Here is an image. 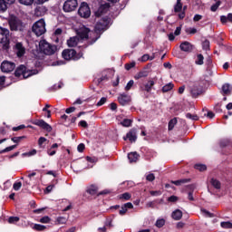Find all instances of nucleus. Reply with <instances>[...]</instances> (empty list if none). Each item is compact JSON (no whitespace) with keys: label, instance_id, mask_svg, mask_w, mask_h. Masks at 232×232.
<instances>
[{"label":"nucleus","instance_id":"nucleus-1","mask_svg":"<svg viewBox=\"0 0 232 232\" xmlns=\"http://www.w3.org/2000/svg\"><path fill=\"white\" fill-rule=\"evenodd\" d=\"M110 24V18L104 17L101 22H98L94 30L90 33V40H88V45H93L102 35V34L108 30Z\"/></svg>","mask_w":232,"mask_h":232},{"label":"nucleus","instance_id":"nucleus-2","mask_svg":"<svg viewBox=\"0 0 232 232\" xmlns=\"http://www.w3.org/2000/svg\"><path fill=\"white\" fill-rule=\"evenodd\" d=\"M39 73V70L38 69H27V67L24 64L19 65L15 72H14V76L16 78H20L21 76H23L24 79H28L34 75H37Z\"/></svg>","mask_w":232,"mask_h":232},{"label":"nucleus","instance_id":"nucleus-3","mask_svg":"<svg viewBox=\"0 0 232 232\" xmlns=\"http://www.w3.org/2000/svg\"><path fill=\"white\" fill-rule=\"evenodd\" d=\"M83 57L82 52H78L74 49H65L62 52V58L65 61L77 62Z\"/></svg>","mask_w":232,"mask_h":232},{"label":"nucleus","instance_id":"nucleus-4","mask_svg":"<svg viewBox=\"0 0 232 232\" xmlns=\"http://www.w3.org/2000/svg\"><path fill=\"white\" fill-rule=\"evenodd\" d=\"M10 31L7 28L0 26V44H3L4 50L10 49Z\"/></svg>","mask_w":232,"mask_h":232},{"label":"nucleus","instance_id":"nucleus-5","mask_svg":"<svg viewBox=\"0 0 232 232\" xmlns=\"http://www.w3.org/2000/svg\"><path fill=\"white\" fill-rule=\"evenodd\" d=\"M56 51V45H53L46 41L40 42V53L50 56L55 54Z\"/></svg>","mask_w":232,"mask_h":232},{"label":"nucleus","instance_id":"nucleus-6","mask_svg":"<svg viewBox=\"0 0 232 232\" xmlns=\"http://www.w3.org/2000/svg\"><path fill=\"white\" fill-rule=\"evenodd\" d=\"M45 25L46 24H45L44 19H40L36 21V23L33 24V28H32L33 34H34L36 37H40L44 35L46 32Z\"/></svg>","mask_w":232,"mask_h":232},{"label":"nucleus","instance_id":"nucleus-7","mask_svg":"<svg viewBox=\"0 0 232 232\" xmlns=\"http://www.w3.org/2000/svg\"><path fill=\"white\" fill-rule=\"evenodd\" d=\"M9 25L12 32H22L24 28V23L18 17H12L9 20Z\"/></svg>","mask_w":232,"mask_h":232},{"label":"nucleus","instance_id":"nucleus-8","mask_svg":"<svg viewBox=\"0 0 232 232\" xmlns=\"http://www.w3.org/2000/svg\"><path fill=\"white\" fill-rule=\"evenodd\" d=\"M92 12L89 5L86 2H82L78 9V15L81 18L88 19L91 17Z\"/></svg>","mask_w":232,"mask_h":232},{"label":"nucleus","instance_id":"nucleus-9","mask_svg":"<svg viewBox=\"0 0 232 232\" xmlns=\"http://www.w3.org/2000/svg\"><path fill=\"white\" fill-rule=\"evenodd\" d=\"M78 7V1L77 0H66L63 3V12L64 13H72Z\"/></svg>","mask_w":232,"mask_h":232},{"label":"nucleus","instance_id":"nucleus-10","mask_svg":"<svg viewBox=\"0 0 232 232\" xmlns=\"http://www.w3.org/2000/svg\"><path fill=\"white\" fill-rule=\"evenodd\" d=\"M15 67L16 64L14 62H10L7 60H5L0 66L1 71L4 73H11L12 72H14Z\"/></svg>","mask_w":232,"mask_h":232},{"label":"nucleus","instance_id":"nucleus-11","mask_svg":"<svg viewBox=\"0 0 232 232\" xmlns=\"http://www.w3.org/2000/svg\"><path fill=\"white\" fill-rule=\"evenodd\" d=\"M33 124L40 127L42 130H44L47 132H52V130H53V127L43 119L34 120V121H33Z\"/></svg>","mask_w":232,"mask_h":232},{"label":"nucleus","instance_id":"nucleus-12","mask_svg":"<svg viewBox=\"0 0 232 232\" xmlns=\"http://www.w3.org/2000/svg\"><path fill=\"white\" fill-rule=\"evenodd\" d=\"M117 100L121 106H126L131 102V96L130 94L122 92L119 94Z\"/></svg>","mask_w":232,"mask_h":232},{"label":"nucleus","instance_id":"nucleus-13","mask_svg":"<svg viewBox=\"0 0 232 232\" xmlns=\"http://www.w3.org/2000/svg\"><path fill=\"white\" fill-rule=\"evenodd\" d=\"M203 92V88L200 84H194L191 88H190V94L192 96V98H198V96L201 95Z\"/></svg>","mask_w":232,"mask_h":232},{"label":"nucleus","instance_id":"nucleus-14","mask_svg":"<svg viewBox=\"0 0 232 232\" xmlns=\"http://www.w3.org/2000/svg\"><path fill=\"white\" fill-rule=\"evenodd\" d=\"M137 130L136 129H131L127 133L126 136L123 137V140H129L130 142L133 143L137 141Z\"/></svg>","mask_w":232,"mask_h":232},{"label":"nucleus","instance_id":"nucleus-15","mask_svg":"<svg viewBox=\"0 0 232 232\" xmlns=\"http://www.w3.org/2000/svg\"><path fill=\"white\" fill-rule=\"evenodd\" d=\"M179 49L184 53H192L194 50V45L191 43L185 41L180 44Z\"/></svg>","mask_w":232,"mask_h":232},{"label":"nucleus","instance_id":"nucleus-16","mask_svg":"<svg viewBox=\"0 0 232 232\" xmlns=\"http://www.w3.org/2000/svg\"><path fill=\"white\" fill-rule=\"evenodd\" d=\"M111 7V5L108 3H105L104 5H102L99 9L95 12L96 17H101L106 11H108Z\"/></svg>","mask_w":232,"mask_h":232},{"label":"nucleus","instance_id":"nucleus-17","mask_svg":"<svg viewBox=\"0 0 232 232\" xmlns=\"http://www.w3.org/2000/svg\"><path fill=\"white\" fill-rule=\"evenodd\" d=\"M90 33V28H83L78 32V36L81 40H88L91 38V36H89Z\"/></svg>","mask_w":232,"mask_h":232},{"label":"nucleus","instance_id":"nucleus-18","mask_svg":"<svg viewBox=\"0 0 232 232\" xmlns=\"http://www.w3.org/2000/svg\"><path fill=\"white\" fill-rule=\"evenodd\" d=\"M79 43V38L77 36H72L70 37L67 41H66V44L69 48H74L78 45Z\"/></svg>","mask_w":232,"mask_h":232},{"label":"nucleus","instance_id":"nucleus-19","mask_svg":"<svg viewBox=\"0 0 232 232\" xmlns=\"http://www.w3.org/2000/svg\"><path fill=\"white\" fill-rule=\"evenodd\" d=\"M134 208L133 204L130 202H128L126 204H124L123 206H121V209L119 211V215L121 216H125L128 209H132Z\"/></svg>","mask_w":232,"mask_h":232},{"label":"nucleus","instance_id":"nucleus-20","mask_svg":"<svg viewBox=\"0 0 232 232\" xmlns=\"http://www.w3.org/2000/svg\"><path fill=\"white\" fill-rule=\"evenodd\" d=\"M15 0H0V12L5 13L7 10V5H13Z\"/></svg>","mask_w":232,"mask_h":232},{"label":"nucleus","instance_id":"nucleus-21","mask_svg":"<svg viewBox=\"0 0 232 232\" xmlns=\"http://www.w3.org/2000/svg\"><path fill=\"white\" fill-rule=\"evenodd\" d=\"M98 190H99V188L96 185H91L87 187L86 193L91 196H94V195H98Z\"/></svg>","mask_w":232,"mask_h":232},{"label":"nucleus","instance_id":"nucleus-22","mask_svg":"<svg viewBox=\"0 0 232 232\" xmlns=\"http://www.w3.org/2000/svg\"><path fill=\"white\" fill-rule=\"evenodd\" d=\"M59 148L58 143H53V145H51L50 149H47V155L53 157L56 154L57 152V149Z\"/></svg>","mask_w":232,"mask_h":232},{"label":"nucleus","instance_id":"nucleus-23","mask_svg":"<svg viewBox=\"0 0 232 232\" xmlns=\"http://www.w3.org/2000/svg\"><path fill=\"white\" fill-rule=\"evenodd\" d=\"M140 154L138 152H129L128 160L130 163L137 162L139 160Z\"/></svg>","mask_w":232,"mask_h":232},{"label":"nucleus","instance_id":"nucleus-24","mask_svg":"<svg viewBox=\"0 0 232 232\" xmlns=\"http://www.w3.org/2000/svg\"><path fill=\"white\" fill-rule=\"evenodd\" d=\"M15 47L17 49V56L18 57H23L24 55V53H25V49L23 46V44L17 43Z\"/></svg>","mask_w":232,"mask_h":232},{"label":"nucleus","instance_id":"nucleus-25","mask_svg":"<svg viewBox=\"0 0 232 232\" xmlns=\"http://www.w3.org/2000/svg\"><path fill=\"white\" fill-rule=\"evenodd\" d=\"M171 218L174 219V220H180L182 219L183 218V212L179 209H176L174 212H172L171 214Z\"/></svg>","mask_w":232,"mask_h":232},{"label":"nucleus","instance_id":"nucleus-26","mask_svg":"<svg viewBox=\"0 0 232 232\" xmlns=\"http://www.w3.org/2000/svg\"><path fill=\"white\" fill-rule=\"evenodd\" d=\"M191 182V179H179V180H171L170 183L177 186V187H179L183 184H187V183H189Z\"/></svg>","mask_w":232,"mask_h":232},{"label":"nucleus","instance_id":"nucleus-27","mask_svg":"<svg viewBox=\"0 0 232 232\" xmlns=\"http://www.w3.org/2000/svg\"><path fill=\"white\" fill-rule=\"evenodd\" d=\"M154 86H155V82L153 80H150L148 81L147 83H145L143 91H145L146 92H151L152 88Z\"/></svg>","mask_w":232,"mask_h":232},{"label":"nucleus","instance_id":"nucleus-28","mask_svg":"<svg viewBox=\"0 0 232 232\" xmlns=\"http://www.w3.org/2000/svg\"><path fill=\"white\" fill-rule=\"evenodd\" d=\"M149 76L148 71H140L138 73L134 75V79L136 81L140 80L142 78H147Z\"/></svg>","mask_w":232,"mask_h":232},{"label":"nucleus","instance_id":"nucleus-29","mask_svg":"<svg viewBox=\"0 0 232 232\" xmlns=\"http://www.w3.org/2000/svg\"><path fill=\"white\" fill-rule=\"evenodd\" d=\"M174 87L175 84L173 82H169L162 87L161 92L163 93H167L169 92H171L174 89Z\"/></svg>","mask_w":232,"mask_h":232},{"label":"nucleus","instance_id":"nucleus-30","mask_svg":"<svg viewBox=\"0 0 232 232\" xmlns=\"http://www.w3.org/2000/svg\"><path fill=\"white\" fill-rule=\"evenodd\" d=\"M231 90H232L231 84H229V83H225V84H223V86H222V92H223V94H224V95H229V94H231Z\"/></svg>","mask_w":232,"mask_h":232},{"label":"nucleus","instance_id":"nucleus-31","mask_svg":"<svg viewBox=\"0 0 232 232\" xmlns=\"http://www.w3.org/2000/svg\"><path fill=\"white\" fill-rule=\"evenodd\" d=\"M177 124H178V119L176 117L170 119L168 124L169 130H173Z\"/></svg>","mask_w":232,"mask_h":232},{"label":"nucleus","instance_id":"nucleus-32","mask_svg":"<svg viewBox=\"0 0 232 232\" xmlns=\"http://www.w3.org/2000/svg\"><path fill=\"white\" fill-rule=\"evenodd\" d=\"M188 188L191 190L188 194V199L190 200V201H195V198L193 196L194 195L195 186L194 185H188Z\"/></svg>","mask_w":232,"mask_h":232},{"label":"nucleus","instance_id":"nucleus-33","mask_svg":"<svg viewBox=\"0 0 232 232\" xmlns=\"http://www.w3.org/2000/svg\"><path fill=\"white\" fill-rule=\"evenodd\" d=\"M194 169L200 172L208 170V167L202 163H197L196 165H194Z\"/></svg>","mask_w":232,"mask_h":232},{"label":"nucleus","instance_id":"nucleus-34","mask_svg":"<svg viewBox=\"0 0 232 232\" xmlns=\"http://www.w3.org/2000/svg\"><path fill=\"white\" fill-rule=\"evenodd\" d=\"M133 121L131 119H123L121 121V125L122 127H125V128H129L131 126Z\"/></svg>","mask_w":232,"mask_h":232},{"label":"nucleus","instance_id":"nucleus-35","mask_svg":"<svg viewBox=\"0 0 232 232\" xmlns=\"http://www.w3.org/2000/svg\"><path fill=\"white\" fill-rule=\"evenodd\" d=\"M210 184L216 188L220 189L222 188V184L220 181L217 180L216 179H211Z\"/></svg>","mask_w":232,"mask_h":232},{"label":"nucleus","instance_id":"nucleus-36","mask_svg":"<svg viewBox=\"0 0 232 232\" xmlns=\"http://www.w3.org/2000/svg\"><path fill=\"white\" fill-rule=\"evenodd\" d=\"M195 63L199 66L204 64V55L202 53H198L197 55V60L195 61Z\"/></svg>","mask_w":232,"mask_h":232},{"label":"nucleus","instance_id":"nucleus-37","mask_svg":"<svg viewBox=\"0 0 232 232\" xmlns=\"http://www.w3.org/2000/svg\"><path fill=\"white\" fill-rule=\"evenodd\" d=\"M27 137L25 135L23 136H14L12 137V141H14L15 144H19L22 140H25Z\"/></svg>","mask_w":232,"mask_h":232},{"label":"nucleus","instance_id":"nucleus-38","mask_svg":"<svg viewBox=\"0 0 232 232\" xmlns=\"http://www.w3.org/2000/svg\"><path fill=\"white\" fill-rule=\"evenodd\" d=\"M188 10V5L182 6L181 13L178 14L179 20H184L186 18V11Z\"/></svg>","mask_w":232,"mask_h":232},{"label":"nucleus","instance_id":"nucleus-39","mask_svg":"<svg viewBox=\"0 0 232 232\" xmlns=\"http://www.w3.org/2000/svg\"><path fill=\"white\" fill-rule=\"evenodd\" d=\"M36 153H37L36 149H33V150H30L29 152H24V153L22 154V157H23V158H29V157H32V156L36 155Z\"/></svg>","mask_w":232,"mask_h":232},{"label":"nucleus","instance_id":"nucleus-40","mask_svg":"<svg viewBox=\"0 0 232 232\" xmlns=\"http://www.w3.org/2000/svg\"><path fill=\"white\" fill-rule=\"evenodd\" d=\"M183 10V4H178L176 3L174 5V13L175 14H180Z\"/></svg>","mask_w":232,"mask_h":232},{"label":"nucleus","instance_id":"nucleus-41","mask_svg":"<svg viewBox=\"0 0 232 232\" xmlns=\"http://www.w3.org/2000/svg\"><path fill=\"white\" fill-rule=\"evenodd\" d=\"M47 227L44 225H40V224H34V226H33V229L38 231V232H42L44 231Z\"/></svg>","mask_w":232,"mask_h":232},{"label":"nucleus","instance_id":"nucleus-42","mask_svg":"<svg viewBox=\"0 0 232 232\" xmlns=\"http://www.w3.org/2000/svg\"><path fill=\"white\" fill-rule=\"evenodd\" d=\"M222 5V1L218 0L216 2V4L212 5L210 7L211 12L215 13L218 10V6Z\"/></svg>","mask_w":232,"mask_h":232},{"label":"nucleus","instance_id":"nucleus-43","mask_svg":"<svg viewBox=\"0 0 232 232\" xmlns=\"http://www.w3.org/2000/svg\"><path fill=\"white\" fill-rule=\"evenodd\" d=\"M186 118L192 121H198V114H192L191 112L186 113Z\"/></svg>","mask_w":232,"mask_h":232},{"label":"nucleus","instance_id":"nucleus-44","mask_svg":"<svg viewBox=\"0 0 232 232\" xmlns=\"http://www.w3.org/2000/svg\"><path fill=\"white\" fill-rule=\"evenodd\" d=\"M44 12V8L43 6H37L36 9H34V14L36 16H42Z\"/></svg>","mask_w":232,"mask_h":232},{"label":"nucleus","instance_id":"nucleus-45","mask_svg":"<svg viewBox=\"0 0 232 232\" xmlns=\"http://www.w3.org/2000/svg\"><path fill=\"white\" fill-rule=\"evenodd\" d=\"M166 225V220L161 218V219H158L155 223V226L159 228L163 227Z\"/></svg>","mask_w":232,"mask_h":232},{"label":"nucleus","instance_id":"nucleus-46","mask_svg":"<svg viewBox=\"0 0 232 232\" xmlns=\"http://www.w3.org/2000/svg\"><path fill=\"white\" fill-rule=\"evenodd\" d=\"M136 66V62L127 63L124 65L126 71H130L132 68Z\"/></svg>","mask_w":232,"mask_h":232},{"label":"nucleus","instance_id":"nucleus-47","mask_svg":"<svg viewBox=\"0 0 232 232\" xmlns=\"http://www.w3.org/2000/svg\"><path fill=\"white\" fill-rule=\"evenodd\" d=\"M230 143H231V141H229V140H220L219 146H220V148H226V147L229 146Z\"/></svg>","mask_w":232,"mask_h":232},{"label":"nucleus","instance_id":"nucleus-48","mask_svg":"<svg viewBox=\"0 0 232 232\" xmlns=\"http://www.w3.org/2000/svg\"><path fill=\"white\" fill-rule=\"evenodd\" d=\"M134 80H130L128 82H127V84H126V86H125V91L126 92H129V91H130L131 90V88L134 86Z\"/></svg>","mask_w":232,"mask_h":232},{"label":"nucleus","instance_id":"nucleus-49","mask_svg":"<svg viewBox=\"0 0 232 232\" xmlns=\"http://www.w3.org/2000/svg\"><path fill=\"white\" fill-rule=\"evenodd\" d=\"M202 49L203 51H209V40L206 39L202 42Z\"/></svg>","mask_w":232,"mask_h":232},{"label":"nucleus","instance_id":"nucleus-50","mask_svg":"<svg viewBox=\"0 0 232 232\" xmlns=\"http://www.w3.org/2000/svg\"><path fill=\"white\" fill-rule=\"evenodd\" d=\"M34 2V0H19V3L21 5H24L25 6H31V5H33Z\"/></svg>","mask_w":232,"mask_h":232},{"label":"nucleus","instance_id":"nucleus-51","mask_svg":"<svg viewBox=\"0 0 232 232\" xmlns=\"http://www.w3.org/2000/svg\"><path fill=\"white\" fill-rule=\"evenodd\" d=\"M220 226H221V227L227 228V229L232 228V223L229 222V221H227V222H221Z\"/></svg>","mask_w":232,"mask_h":232},{"label":"nucleus","instance_id":"nucleus-52","mask_svg":"<svg viewBox=\"0 0 232 232\" xmlns=\"http://www.w3.org/2000/svg\"><path fill=\"white\" fill-rule=\"evenodd\" d=\"M201 212L205 215L206 218H215V214L202 208Z\"/></svg>","mask_w":232,"mask_h":232},{"label":"nucleus","instance_id":"nucleus-53","mask_svg":"<svg viewBox=\"0 0 232 232\" xmlns=\"http://www.w3.org/2000/svg\"><path fill=\"white\" fill-rule=\"evenodd\" d=\"M17 148V145H11L10 147H6V149H4L2 150L3 153L10 152Z\"/></svg>","mask_w":232,"mask_h":232},{"label":"nucleus","instance_id":"nucleus-54","mask_svg":"<svg viewBox=\"0 0 232 232\" xmlns=\"http://www.w3.org/2000/svg\"><path fill=\"white\" fill-rule=\"evenodd\" d=\"M112 219L111 218H106L105 222H104V227H109V228H111L113 227V225H112Z\"/></svg>","mask_w":232,"mask_h":232},{"label":"nucleus","instance_id":"nucleus-55","mask_svg":"<svg viewBox=\"0 0 232 232\" xmlns=\"http://www.w3.org/2000/svg\"><path fill=\"white\" fill-rule=\"evenodd\" d=\"M107 102V98L106 97H102L100 101L96 103L97 107H101L104 105Z\"/></svg>","mask_w":232,"mask_h":232},{"label":"nucleus","instance_id":"nucleus-56","mask_svg":"<svg viewBox=\"0 0 232 232\" xmlns=\"http://www.w3.org/2000/svg\"><path fill=\"white\" fill-rule=\"evenodd\" d=\"M78 126L83 128V129H87L89 127L88 122L85 120H81L78 122Z\"/></svg>","mask_w":232,"mask_h":232},{"label":"nucleus","instance_id":"nucleus-57","mask_svg":"<svg viewBox=\"0 0 232 232\" xmlns=\"http://www.w3.org/2000/svg\"><path fill=\"white\" fill-rule=\"evenodd\" d=\"M19 221H20V218H18V217H10L9 219H8V222L10 224H15Z\"/></svg>","mask_w":232,"mask_h":232},{"label":"nucleus","instance_id":"nucleus-58","mask_svg":"<svg viewBox=\"0 0 232 232\" xmlns=\"http://www.w3.org/2000/svg\"><path fill=\"white\" fill-rule=\"evenodd\" d=\"M120 198L124 200H130L131 198V195L130 193H123L122 195H121Z\"/></svg>","mask_w":232,"mask_h":232},{"label":"nucleus","instance_id":"nucleus-59","mask_svg":"<svg viewBox=\"0 0 232 232\" xmlns=\"http://www.w3.org/2000/svg\"><path fill=\"white\" fill-rule=\"evenodd\" d=\"M85 150V145L84 143H79V145H77V151L82 153Z\"/></svg>","mask_w":232,"mask_h":232},{"label":"nucleus","instance_id":"nucleus-60","mask_svg":"<svg viewBox=\"0 0 232 232\" xmlns=\"http://www.w3.org/2000/svg\"><path fill=\"white\" fill-rule=\"evenodd\" d=\"M67 222L66 218L63 217H60L56 219V223H58V225L61 224H65Z\"/></svg>","mask_w":232,"mask_h":232},{"label":"nucleus","instance_id":"nucleus-61","mask_svg":"<svg viewBox=\"0 0 232 232\" xmlns=\"http://www.w3.org/2000/svg\"><path fill=\"white\" fill-rule=\"evenodd\" d=\"M51 218L49 217H44L40 218V223L48 224L50 223Z\"/></svg>","mask_w":232,"mask_h":232},{"label":"nucleus","instance_id":"nucleus-62","mask_svg":"<svg viewBox=\"0 0 232 232\" xmlns=\"http://www.w3.org/2000/svg\"><path fill=\"white\" fill-rule=\"evenodd\" d=\"M156 179V177L154 174H149L148 176H146V180L152 182Z\"/></svg>","mask_w":232,"mask_h":232},{"label":"nucleus","instance_id":"nucleus-63","mask_svg":"<svg viewBox=\"0 0 232 232\" xmlns=\"http://www.w3.org/2000/svg\"><path fill=\"white\" fill-rule=\"evenodd\" d=\"M179 200V198L177 196H171L169 198H168V201L171 202V203H175Z\"/></svg>","mask_w":232,"mask_h":232},{"label":"nucleus","instance_id":"nucleus-64","mask_svg":"<svg viewBox=\"0 0 232 232\" xmlns=\"http://www.w3.org/2000/svg\"><path fill=\"white\" fill-rule=\"evenodd\" d=\"M22 188V183L21 182H16L14 184V189L15 191H18Z\"/></svg>","mask_w":232,"mask_h":232}]
</instances>
